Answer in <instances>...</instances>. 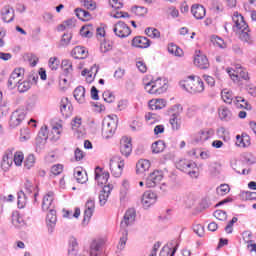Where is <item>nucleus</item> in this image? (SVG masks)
I'll return each mask as SVG.
<instances>
[{
    "mask_svg": "<svg viewBox=\"0 0 256 256\" xmlns=\"http://www.w3.org/2000/svg\"><path fill=\"white\" fill-rule=\"evenodd\" d=\"M148 107L151 111H161L167 107V101L163 98L151 99L148 102Z\"/></svg>",
    "mask_w": 256,
    "mask_h": 256,
    "instance_id": "21",
    "label": "nucleus"
},
{
    "mask_svg": "<svg viewBox=\"0 0 256 256\" xmlns=\"http://www.w3.org/2000/svg\"><path fill=\"white\" fill-rule=\"evenodd\" d=\"M125 169V160L119 156L113 157L110 161V171L113 177H121Z\"/></svg>",
    "mask_w": 256,
    "mask_h": 256,
    "instance_id": "8",
    "label": "nucleus"
},
{
    "mask_svg": "<svg viewBox=\"0 0 256 256\" xmlns=\"http://www.w3.org/2000/svg\"><path fill=\"white\" fill-rule=\"evenodd\" d=\"M236 145L238 147H249V145H251V138H249L247 134L237 135Z\"/></svg>",
    "mask_w": 256,
    "mask_h": 256,
    "instance_id": "32",
    "label": "nucleus"
},
{
    "mask_svg": "<svg viewBox=\"0 0 256 256\" xmlns=\"http://www.w3.org/2000/svg\"><path fill=\"white\" fill-rule=\"evenodd\" d=\"M18 202L17 205L19 207V209H23V207H25V205H27V195L25 194V192L20 191L18 192Z\"/></svg>",
    "mask_w": 256,
    "mask_h": 256,
    "instance_id": "53",
    "label": "nucleus"
},
{
    "mask_svg": "<svg viewBox=\"0 0 256 256\" xmlns=\"http://www.w3.org/2000/svg\"><path fill=\"white\" fill-rule=\"evenodd\" d=\"M130 127L132 131H141L143 129V122L139 119L133 120Z\"/></svg>",
    "mask_w": 256,
    "mask_h": 256,
    "instance_id": "62",
    "label": "nucleus"
},
{
    "mask_svg": "<svg viewBox=\"0 0 256 256\" xmlns=\"http://www.w3.org/2000/svg\"><path fill=\"white\" fill-rule=\"evenodd\" d=\"M101 251V241L93 240L90 244V256H99Z\"/></svg>",
    "mask_w": 256,
    "mask_h": 256,
    "instance_id": "42",
    "label": "nucleus"
},
{
    "mask_svg": "<svg viewBox=\"0 0 256 256\" xmlns=\"http://www.w3.org/2000/svg\"><path fill=\"white\" fill-rule=\"evenodd\" d=\"M94 32H95V27H93V24L84 25L80 29L81 37H93Z\"/></svg>",
    "mask_w": 256,
    "mask_h": 256,
    "instance_id": "38",
    "label": "nucleus"
},
{
    "mask_svg": "<svg viewBox=\"0 0 256 256\" xmlns=\"http://www.w3.org/2000/svg\"><path fill=\"white\" fill-rule=\"evenodd\" d=\"M71 55L74 59H87L89 57V51L83 46H76L72 49Z\"/></svg>",
    "mask_w": 256,
    "mask_h": 256,
    "instance_id": "25",
    "label": "nucleus"
},
{
    "mask_svg": "<svg viewBox=\"0 0 256 256\" xmlns=\"http://www.w3.org/2000/svg\"><path fill=\"white\" fill-rule=\"evenodd\" d=\"M33 167H35V155L30 154L26 157L24 161V168L33 169Z\"/></svg>",
    "mask_w": 256,
    "mask_h": 256,
    "instance_id": "57",
    "label": "nucleus"
},
{
    "mask_svg": "<svg viewBox=\"0 0 256 256\" xmlns=\"http://www.w3.org/2000/svg\"><path fill=\"white\" fill-rule=\"evenodd\" d=\"M119 123V118L117 115H108L103 120L102 124V137L104 139H111L117 131V125Z\"/></svg>",
    "mask_w": 256,
    "mask_h": 256,
    "instance_id": "4",
    "label": "nucleus"
},
{
    "mask_svg": "<svg viewBox=\"0 0 256 256\" xmlns=\"http://www.w3.org/2000/svg\"><path fill=\"white\" fill-rule=\"evenodd\" d=\"M127 235V230H122V237H120L118 249H125V245H127Z\"/></svg>",
    "mask_w": 256,
    "mask_h": 256,
    "instance_id": "61",
    "label": "nucleus"
},
{
    "mask_svg": "<svg viewBox=\"0 0 256 256\" xmlns=\"http://www.w3.org/2000/svg\"><path fill=\"white\" fill-rule=\"evenodd\" d=\"M62 215L65 219H71V217H75V219H79V216L81 215V209L75 208L74 214H73V212H71L67 209H63Z\"/></svg>",
    "mask_w": 256,
    "mask_h": 256,
    "instance_id": "47",
    "label": "nucleus"
},
{
    "mask_svg": "<svg viewBox=\"0 0 256 256\" xmlns=\"http://www.w3.org/2000/svg\"><path fill=\"white\" fill-rule=\"evenodd\" d=\"M218 115L221 121H231V117H233L231 110L225 106L219 108Z\"/></svg>",
    "mask_w": 256,
    "mask_h": 256,
    "instance_id": "35",
    "label": "nucleus"
},
{
    "mask_svg": "<svg viewBox=\"0 0 256 256\" xmlns=\"http://www.w3.org/2000/svg\"><path fill=\"white\" fill-rule=\"evenodd\" d=\"M120 151L124 157H129L133 151V144L131 138L123 136L120 140Z\"/></svg>",
    "mask_w": 256,
    "mask_h": 256,
    "instance_id": "14",
    "label": "nucleus"
},
{
    "mask_svg": "<svg viewBox=\"0 0 256 256\" xmlns=\"http://www.w3.org/2000/svg\"><path fill=\"white\" fill-rule=\"evenodd\" d=\"M132 47L148 49V47H151V40L145 36H136L132 39Z\"/></svg>",
    "mask_w": 256,
    "mask_h": 256,
    "instance_id": "19",
    "label": "nucleus"
},
{
    "mask_svg": "<svg viewBox=\"0 0 256 256\" xmlns=\"http://www.w3.org/2000/svg\"><path fill=\"white\" fill-rule=\"evenodd\" d=\"M171 117L169 123L173 131H179L181 129V113H183V106L176 104L171 108Z\"/></svg>",
    "mask_w": 256,
    "mask_h": 256,
    "instance_id": "7",
    "label": "nucleus"
},
{
    "mask_svg": "<svg viewBox=\"0 0 256 256\" xmlns=\"http://www.w3.org/2000/svg\"><path fill=\"white\" fill-rule=\"evenodd\" d=\"M195 162L189 161L187 159H180L179 161L176 162V169H179L180 171H183L184 173H187L188 169H191V166Z\"/></svg>",
    "mask_w": 256,
    "mask_h": 256,
    "instance_id": "33",
    "label": "nucleus"
},
{
    "mask_svg": "<svg viewBox=\"0 0 256 256\" xmlns=\"http://www.w3.org/2000/svg\"><path fill=\"white\" fill-rule=\"evenodd\" d=\"M135 209H128L124 215L123 220L121 221L120 227L122 231H127L129 225H133L135 223Z\"/></svg>",
    "mask_w": 256,
    "mask_h": 256,
    "instance_id": "13",
    "label": "nucleus"
},
{
    "mask_svg": "<svg viewBox=\"0 0 256 256\" xmlns=\"http://www.w3.org/2000/svg\"><path fill=\"white\" fill-rule=\"evenodd\" d=\"M76 17L80 19V21H91L93 17L91 16V13H89L87 10L81 9V8H76L75 9Z\"/></svg>",
    "mask_w": 256,
    "mask_h": 256,
    "instance_id": "34",
    "label": "nucleus"
},
{
    "mask_svg": "<svg viewBox=\"0 0 256 256\" xmlns=\"http://www.w3.org/2000/svg\"><path fill=\"white\" fill-rule=\"evenodd\" d=\"M12 224L14 225V227H21V225L23 224V218H21L19 214H13Z\"/></svg>",
    "mask_w": 256,
    "mask_h": 256,
    "instance_id": "64",
    "label": "nucleus"
},
{
    "mask_svg": "<svg viewBox=\"0 0 256 256\" xmlns=\"http://www.w3.org/2000/svg\"><path fill=\"white\" fill-rule=\"evenodd\" d=\"M194 65L199 67V69H208L209 68V60L207 56L203 54H198L194 57Z\"/></svg>",
    "mask_w": 256,
    "mask_h": 256,
    "instance_id": "28",
    "label": "nucleus"
},
{
    "mask_svg": "<svg viewBox=\"0 0 256 256\" xmlns=\"http://www.w3.org/2000/svg\"><path fill=\"white\" fill-rule=\"evenodd\" d=\"M145 121L148 125H155V123H159V116L153 112H148L145 114Z\"/></svg>",
    "mask_w": 256,
    "mask_h": 256,
    "instance_id": "48",
    "label": "nucleus"
},
{
    "mask_svg": "<svg viewBox=\"0 0 256 256\" xmlns=\"http://www.w3.org/2000/svg\"><path fill=\"white\" fill-rule=\"evenodd\" d=\"M186 173H188V175H190L192 179H197L199 177V167L194 162Z\"/></svg>",
    "mask_w": 256,
    "mask_h": 256,
    "instance_id": "58",
    "label": "nucleus"
},
{
    "mask_svg": "<svg viewBox=\"0 0 256 256\" xmlns=\"http://www.w3.org/2000/svg\"><path fill=\"white\" fill-rule=\"evenodd\" d=\"M60 112L63 117H71L73 115V104L69 101V98L64 97L60 102Z\"/></svg>",
    "mask_w": 256,
    "mask_h": 256,
    "instance_id": "18",
    "label": "nucleus"
},
{
    "mask_svg": "<svg viewBox=\"0 0 256 256\" xmlns=\"http://www.w3.org/2000/svg\"><path fill=\"white\" fill-rule=\"evenodd\" d=\"M161 181H163V172L155 170L148 176L146 187H148V189H153V187H157Z\"/></svg>",
    "mask_w": 256,
    "mask_h": 256,
    "instance_id": "12",
    "label": "nucleus"
},
{
    "mask_svg": "<svg viewBox=\"0 0 256 256\" xmlns=\"http://www.w3.org/2000/svg\"><path fill=\"white\" fill-rule=\"evenodd\" d=\"M71 125H72V129L74 131H77V129H80L81 128V125H83V118H81L80 116H76L72 122H71Z\"/></svg>",
    "mask_w": 256,
    "mask_h": 256,
    "instance_id": "60",
    "label": "nucleus"
},
{
    "mask_svg": "<svg viewBox=\"0 0 256 256\" xmlns=\"http://www.w3.org/2000/svg\"><path fill=\"white\" fill-rule=\"evenodd\" d=\"M82 7L88 9L89 11H95L97 9V2L94 0H80Z\"/></svg>",
    "mask_w": 256,
    "mask_h": 256,
    "instance_id": "50",
    "label": "nucleus"
},
{
    "mask_svg": "<svg viewBox=\"0 0 256 256\" xmlns=\"http://www.w3.org/2000/svg\"><path fill=\"white\" fill-rule=\"evenodd\" d=\"M109 173L105 171L101 167H96L95 169V180L97 181L98 185H107V181H109Z\"/></svg>",
    "mask_w": 256,
    "mask_h": 256,
    "instance_id": "20",
    "label": "nucleus"
},
{
    "mask_svg": "<svg viewBox=\"0 0 256 256\" xmlns=\"http://www.w3.org/2000/svg\"><path fill=\"white\" fill-rule=\"evenodd\" d=\"M166 145L163 140H158L154 142L151 146L152 153L159 154L165 151Z\"/></svg>",
    "mask_w": 256,
    "mask_h": 256,
    "instance_id": "41",
    "label": "nucleus"
},
{
    "mask_svg": "<svg viewBox=\"0 0 256 256\" xmlns=\"http://www.w3.org/2000/svg\"><path fill=\"white\" fill-rule=\"evenodd\" d=\"M226 71L234 83H239L241 79H244V81H249V79H251L249 77V72H247V70H245L239 64L234 68H227Z\"/></svg>",
    "mask_w": 256,
    "mask_h": 256,
    "instance_id": "5",
    "label": "nucleus"
},
{
    "mask_svg": "<svg viewBox=\"0 0 256 256\" xmlns=\"http://www.w3.org/2000/svg\"><path fill=\"white\" fill-rule=\"evenodd\" d=\"M157 203V194L155 192L147 191L142 195L143 207H151Z\"/></svg>",
    "mask_w": 256,
    "mask_h": 256,
    "instance_id": "22",
    "label": "nucleus"
},
{
    "mask_svg": "<svg viewBox=\"0 0 256 256\" xmlns=\"http://www.w3.org/2000/svg\"><path fill=\"white\" fill-rule=\"evenodd\" d=\"M74 99H76L78 103H85V87L78 86L74 90Z\"/></svg>",
    "mask_w": 256,
    "mask_h": 256,
    "instance_id": "37",
    "label": "nucleus"
},
{
    "mask_svg": "<svg viewBox=\"0 0 256 256\" xmlns=\"http://www.w3.org/2000/svg\"><path fill=\"white\" fill-rule=\"evenodd\" d=\"M25 77V70L23 68H16L11 73L8 79V87L14 89L17 87V84Z\"/></svg>",
    "mask_w": 256,
    "mask_h": 256,
    "instance_id": "10",
    "label": "nucleus"
},
{
    "mask_svg": "<svg viewBox=\"0 0 256 256\" xmlns=\"http://www.w3.org/2000/svg\"><path fill=\"white\" fill-rule=\"evenodd\" d=\"M31 85H32L31 81L24 80L23 82L18 83L16 87H18L19 93H27V91L31 89Z\"/></svg>",
    "mask_w": 256,
    "mask_h": 256,
    "instance_id": "49",
    "label": "nucleus"
},
{
    "mask_svg": "<svg viewBox=\"0 0 256 256\" xmlns=\"http://www.w3.org/2000/svg\"><path fill=\"white\" fill-rule=\"evenodd\" d=\"M232 21L234 23V31L236 35H238L239 39L243 41V43H247L248 45H253V37L251 36V29L247 22H245V18L243 15L239 14V12H234L232 16Z\"/></svg>",
    "mask_w": 256,
    "mask_h": 256,
    "instance_id": "1",
    "label": "nucleus"
},
{
    "mask_svg": "<svg viewBox=\"0 0 256 256\" xmlns=\"http://www.w3.org/2000/svg\"><path fill=\"white\" fill-rule=\"evenodd\" d=\"M214 133L211 128L202 129L195 134L194 139L196 143H205V141H209L213 137Z\"/></svg>",
    "mask_w": 256,
    "mask_h": 256,
    "instance_id": "17",
    "label": "nucleus"
},
{
    "mask_svg": "<svg viewBox=\"0 0 256 256\" xmlns=\"http://www.w3.org/2000/svg\"><path fill=\"white\" fill-rule=\"evenodd\" d=\"M151 168V162L149 160L141 159L136 164L137 173H145Z\"/></svg>",
    "mask_w": 256,
    "mask_h": 256,
    "instance_id": "31",
    "label": "nucleus"
},
{
    "mask_svg": "<svg viewBox=\"0 0 256 256\" xmlns=\"http://www.w3.org/2000/svg\"><path fill=\"white\" fill-rule=\"evenodd\" d=\"M114 34L120 39H126L131 35V27L123 21H118L113 27Z\"/></svg>",
    "mask_w": 256,
    "mask_h": 256,
    "instance_id": "9",
    "label": "nucleus"
},
{
    "mask_svg": "<svg viewBox=\"0 0 256 256\" xmlns=\"http://www.w3.org/2000/svg\"><path fill=\"white\" fill-rule=\"evenodd\" d=\"M26 116L27 114L23 109H17L16 111H14L10 117V121H9L10 127H12L13 129H15V127H19V125H21L23 121H25Z\"/></svg>",
    "mask_w": 256,
    "mask_h": 256,
    "instance_id": "11",
    "label": "nucleus"
},
{
    "mask_svg": "<svg viewBox=\"0 0 256 256\" xmlns=\"http://www.w3.org/2000/svg\"><path fill=\"white\" fill-rule=\"evenodd\" d=\"M180 86L188 91V93H203L205 91V82L197 75H190L186 79L180 81Z\"/></svg>",
    "mask_w": 256,
    "mask_h": 256,
    "instance_id": "2",
    "label": "nucleus"
},
{
    "mask_svg": "<svg viewBox=\"0 0 256 256\" xmlns=\"http://www.w3.org/2000/svg\"><path fill=\"white\" fill-rule=\"evenodd\" d=\"M97 73H99V65L94 64L90 69H84L81 72L82 77H85L86 83H93L95 81V77H97Z\"/></svg>",
    "mask_w": 256,
    "mask_h": 256,
    "instance_id": "16",
    "label": "nucleus"
},
{
    "mask_svg": "<svg viewBox=\"0 0 256 256\" xmlns=\"http://www.w3.org/2000/svg\"><path fill=\"white\" fill-rule=\"evenodd\" d=\"M234 103L238 109H249V103L243 97H236Z\"/></svg>",
    "mask_w": 256,
    "mask_h": 256,
    "instance_id": "51",
    "label": "nucleus"
},
{
    "mask_svg": "<svg viewBox=\"0 0 256 256\" xmlns=\"http://www.w3.org/2000/svg\"><path fill=\"white\" fill-rule=\"evenodd\" d=\"M63 133V124L61 122H56L53 124L50 133L47 136V126L41 128L39 135H43L44 139H50L51 141H59L61 139V134Z\"/></svg>",
    "mask_w": 256,
    "mask_h": 256,
    "instance_id": "6",
    "label": "nucleus"
},
{
    "mask_svg": "<svg viewBox=\"0 0 256 256\" xmlns=\"http://www.w3.org/2000/svg\"><path fill=\"white\" fill-rule=\"evenodd\" d=\"M221 98L224 103H228V105H231L233 103V92L225 88L221 92Z\"/></svg>",
    "mask_w": 256,
    "mask_h": 256,
    "instance_id": "45",
    "label": "nucleus"
},
{
    "mask_svg": "<svg viewBox=\"0 0 256 256\" xmlns=\"http://www.w3.org/2000/svg\"><path fill=\"white\" fill-rule=\"evenodd\" d=\"M210 41L214 47H218L219 49H227V43L223 38L213 35L210 37Z\"/></svg>",
    "mask_w": 256,
    "mask_h": 256,
    "instance_id": "36",
    "label": "nucleus"
},
{
    "mask_svg": "<svg viewBox=\"0 0 256 256\" xmlns=\"http://www.w3.org/2000/svg\"><path fill=\"white\" fill-rule=\"evenodd\" d=\"M4 23H11L15 19V11L11 6H4L1 11Z\"/></svg>",
    "mask_w": 256,
    "mask_h": 256,
    "instance_id": "27",
    "label": "nucleus"
},
{
    "mask_svg": "<svg viewBox=\"0 0 256 256\" xmlns=\"http://www.w3.org/2000/svg\"><path fill=\"white\" fill-rule=\"evenodd\" d=\"M132 14L135 15L136 17H145L147 15V8L141 7V6H136L131 9Z\"/></svg>",
    "mask_w": 256,
    "mask_h": 256,
    "instance_id": "55",
    "label": "nucleus"
},
{
    "mask_svg": "<svg viewBox=\"0 0 256 256\" xmlns=\"http://www.w3.org/2000/svg\"><path fill=\"white\" fill-rule=\"evenodd\" d=\"M169 85L165 78L152 79L150 82L144 83V89L149 95H163L168 89Z\"/></svg>",
    "mask_w": 256,
    "mask_h": 256,
    "instance_id": "3",
    "label": "nucleus"
},
{
    "mask_svg": "<svg viewBox=\"0 0 256 256\" xmlns=\"http://www.w3.org/2000/svg\"><path fill=\"white\" fill-rule=\"evenodd\" d=\"M217 193L219 194V195H221L222 197L224 196V195H227V193H229V191H231V188L229 187V185L228 184H222V185H220L218 188H217Z\"/></svg>",
    "mask_w": 256,
    "mask_h": 256,
    "instance_id": "63",
    "label": "nucleus"
},
{
    "mask_svg": "<svg viewBox=\"0 0 256 256\" xmlns=\"http://www.w3.org/2000/svg\"><path fill=\"white\" fill-rule=\"evenodd\" d=\"M191 13L193 17H195L197 20L205 19V15H207V10L205 9V6L201 4H194L191 6Z\"/></svg>",
    "mask_w": 256,
    "mask_h": 256,
    "instance_id": "23",
    "label": "nucleus"
},
{
    "mask_svg": "<svg viewBox=\"0 0 256 256\" xmlns=\"http://www.w3.org/2000/svg\"><path fill=\"white\" fill-rule=\"evenodd\" d=\"M95 212V200H88L85 204L84 222L89 223Z\"/></svg>",
    "mask_w": 256,
    "mask_h": 256,
    "instance_id": "26",
    "label": "nucleus"
},
{
    "mask_svg": "<svg viewBox=\"0 0 256 256\" xmlns=\"http://www.w3.org/2000/svg\"><path fill=\"white\" fill-rule=\"evenodd\" d=\"M145 35H147V37H150V39H161V31H159L157 28H146Z\"/></svg>",
    "mask_w": 256,
    "mask_h": 256,
    "instance_id": "44",
    "label": "nucleus"
},
{
    "mask_svg": "<svg viewBox=\"0 0 256 256\" xmlns=\"http://www.w3.org/2000/svg\"><path fill=\"white\" fill-rule=\"evenodd\" d=\"M112 50H113V42H111L109 40H104L100 44L101 53H109V51H112Z\"/></svg>",
    "mask_w": 256,
    "mask_h": 256,
    "instance_id": "54",
    "label": "nucleus"
},
{
    "mask_svg": "<svg viewBox=\"0 0 256 256\" xmlns=\"http://www.w3.org/2000/svg\"><path fill=\"white\" fill-rule=\"evenodd\" d=\"M1 165L6 169H9L13 165V152L8 151L4 154Z\"/></svg>",
    "mask_w": 256,
    "mask_h": 256,
    "instance_id": "43",
    "label": "nucleus"
},
{
    "mask_svg": "<svg viewBox=\"0 0 256 256\" xmlns=\"http://www.w3.org/2000/svg\"><path fill=\"white\" fill-rule=\"evenodd\" d=\"M79 252V242H77V238L70 237L69 238V246H68V255L75 256Z\"/></svg>",
    "mask_w": 256,
    "mask_h": 256,
    "instance_id": "30",
    "label": "nucleus"
},
{
    "mask_svg": "<svg viewBox=\"0 0 256 256\" xmlns=\"http://www.w3.org/2000/svg\"><path fill=\"white\" fill-rule=\"evenodd\" d=\"M168 53L174 55L175 57H183V49H181L177 44H168Z\"/></svg>",
    "mask_w": 256,
    "mask_h": 256,
    "instance_id": "40",
    "label": "nucleus"
},
{
    "mask_svg": "<svg viewBox=\"0 0 256 256\" xmlns=\"http://www.w3.org/2000/svg\"><path fill=\"white\" fill-rule=\"evenodd\" d=\"M61 68L66 75H71L73 73V62L67 59L62 60Z\"/></svg>",
    "mask_w": 256,
    "mask_h": 256,
    "instance_id": "46",
    "label": "nucleus"
},
{
    "mask_svg": "<svg viewBox=\"0 0 256 256\" xmlns=\"http://www.w3.org/2000/svg\"><path fill=\"white\" fill-rule=\"evenodd\" d=\"M48 214L46 217V223L49 227H55V224L57 223V212L55 209L48 210Z\"/></svg>",
    "mask_w": 256,
    "mask_h": 256,
    "instance_id": "39",
    "label": "nucleus"
},
{
    "mask_svg": "<svg viewBox=\"0 0 256 256\" xmlns=\"http://www.w3.org/2000/svg\"><path fill=\"white\" fill-rule=\"evenodd\" d=\"M61 65V61L57 57H51L48 61V66L51 71H57Z\"/></svg>",
    "mask_w": 256,
    "mask_h": 256,
    "instance_id": "56",
    "label": "nucleus"
},
{
    "mask_svg": "<svg viewBox=\"0 0 256 256\" xmlns=\"http://www.w3.org/2000/svg\"><path fill=\"white\" fill-rule=\"evenodd\" d=\"M53 201H55V193L53 191L47 192L43 196L42 210L50 211L51 209H55V204L53 203Z\"/></svg>",
    "mask_w": 256,
    "mask_h": 256,
    "instance_id": "15",
    "label": "nucleus"
},
{
    "mask_svg": "<svg viewBox=\"0 0 256 256\" xmlns=\"http://www.w3.org/2000/svg\"><path fill=\"white\" fill-rule=\"evenodd\" d=\"M74 178L76 179L77 183H87L88 176L87 172L82 167H77L74 169Z\"/></svg>",
    "mask_w": 256,
    "mask_h": 256,
    "instance_id": "29",
    "label": "nucleus"
},
{
    "mask_svg": "<svg viewBox=\"0 0 256 256\" xmlns=\"http://www.w3.org/2000/svg\"><path fill=\"white\" fill-rule=\"evenodd\" d=\"M113 189H114V186L111 183L103 187V190L100 192V195H99L100 205H105V203H107L109 196L111 195V191H113Z\"/></svg>",
    "mask_w": 256,
    "mask_h": 256,
    "instance_id": "24",
    "label": "nucleus"
},
{
    "mask_svg": "<svg viewBox=\"0 0 256 256\" xmlns=\"http://www.w3.org/2000/svg\"><path fill=\"white\" fill-rule=\"evenodd\" d=\"M13 161L16 167H21L23 165V161H25V155L21 151H17L14 153Z\"/></svg>",
    "mask_w": 256,
    "mask_h": 256,
    "instance_id": "52",
    "label": "nucleus"
},
{
    "mask_svg": "<svg viewBox=\"0 0 256 256\" xmlns=\"http://www.w3.org/2000/svg\"><path fill=\"white\" fill-rule=\"evenodd\" d=\"M31 139V131L29 128H22L20 130V141H29Z\"/></svg>",
    "mask_w": 256,
    "mask_h": 256,
    "instance_id": "59",
    "label": "nucleus"
}]
</instances>
